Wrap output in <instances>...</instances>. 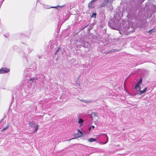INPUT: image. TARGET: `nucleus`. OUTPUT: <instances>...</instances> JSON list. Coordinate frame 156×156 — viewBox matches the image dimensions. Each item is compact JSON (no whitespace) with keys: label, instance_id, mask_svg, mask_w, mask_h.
Masks as SVG:
<instances>
[{"label":"nucleus","instance_id":"9b49d317","mask_svg":"<svg viewBox=\"0 0 156 156\" xmlns=\"http://www.w3.org/2000/svg\"><path fill=\"white\" fill-rule=\"evenodd\" d=\"M83 122V120L82 119H80L79 120L78 123L80 124L81 125H82Z\"/></svg>","mask_w":156,"mask_h":156},{"label":"nucleus","instance_id":"20e7f679","mask_svg":"<svg viewBox=\"0 0 156 156\" xmlns=\"http://www.w3.org/2000/svg\"><path fill=\"white\" fill-rule=\"evenodd\" d=\"M10 70L9 69L6 68H2L0 69V73H5L9 72Z\"/></svg>","mask_w":156,"mask_h":156},{"label":"nucleus","instance_id":"f03ea898","mask_svg":"<svg viewBox=\"0 0 156 156\" xmlns=\"http://www.w3.org/2000/svg\"><path fill=\"white\" fill-rule=\"evenodd\" d=\"M112 2V0H105L104 2L102 3L101 6V7H106L107 8H110V9H112L111 4Z\"/></svg>","mask_w":156,"mask_h":156},{"label":"nucleus","instance_id":"f3484780","mask_svg":"<svg viewBox=\"0 0 156 156\" xmlns=\"http://www.w3.org/2000/svg\"><path fill=\"white\" fill-rule=\"evenodd\" d=\"M92 129L91 127V126H90V127L88 129V130H89L90 131V130H91Z\"/></svg>","mask_w":156,"mask_h":156},{"label":"nucleus","instance_id":"ddd939ff","mask_svg":"<svg viewBox=\"0 0 156 156\" xmlns=\"http://www.w3.org/2000/svg\"><path fill=\"white\" fill-rule=\"evenodd\" d=\"M96 13H93L91 16V18H95L96 16Z\"/></svg>","mask_w":156,"mask_h":156},{"label":"nucleus","instance_id":"9d476101","mask_svg":"<svg viewBox=\"0 0 156 156\" xmlns=\"http://www.w3.org/2000/svg\"><path fill=\"white\" fill-rule=\"evenodd\" d=\"M29 125L30 126L33 127V126L35 125V124L33 122H30L29 123Z\"/></svg>","mask_w":156,"mask_h":156},{"label":"nucleus","instance_id":"6ab92c4d","mask_svg":"<svg viewBox=\"0 0 156 156\" xmlns=\"http://www.w3.org/2000/svg\"><path fill=\"white\" fill-rule=\"evenodd\" d=\"M78 131H79V133H80V134H82L81 132L80 131L79 129H78Z\"/></svg>","mask_w":156,"mask_h":156},{"label":"nucleus","instance_id":"7ed1b4c3","mask_svg":"<svg viewBox=\"0 0 156 156\" xmlns=\"http://www.w3.org/2000/svg\"><path fill=\"white\" fill-rule=\"evenodd\" d=\"M37 78L36 77H33L30 79L28 82V86L29 87H31L32 83L35 81V80H37Z\"/></svg>","mask_w":156,"mask_h":156},{"label":"nucleus","instance_id":"1a4fd4ad","mask_svg":"<svg viewBox=\"0 0 156 156\" xmlns=\"http://www.w3.org/2000/svg\"><path fill=\"white\" fill-rule=\"evenodd\" d=\"M38 126H39L37 124L36 126L35 127V128L33 131V133H35L37 132L38 129Z\"/></svg>","mask_w":156,"mask_h":156},{"label":"nucleus","instance_id":"6e6552de","mask_svg":"<svg viewBox=\"0 0 156 156\" xmlns=\"http://www.w3.org/2000/svg\"><path fill=\"white\" fill-rule=\"evenodd\" d=\"M88 45H89L88 43L87 42H86L85 43H84V44L83 43L82 44V45L83 47H84L85 48H87L88 47Z\"/></svg>","mask_w":156,"mask_h":156},{"label":"nucleus","instance_id":"4be33fe9","mask_svg":"<svg viewBox=\"0 0 156 156\" xmlns=\"http://www.w3.org/2000/svg\"><path fill=\"white\" fill-rule=\"evenodd\" d=\"M111 27L112 28V29H115L113 27H112V26H111Z\"/></svg>","mask_w":156,"mask_h":156},{"label":"nucleus","instance_id":"39448f33","mask_svg":"<svg viewBox=\"0 0 156 156\" xmlns=\"http://www.w3.org/2000/svg\"><path fill=\"white\" fill-rule=\"evenodd\" d=\"M92 2V1L90 2L88 4V7L90 8H93L94 7V5L93 3V2Z\"/></svg>","mask_w":156,"mask_h":156},{"label":"nucleus","instance_id":"412c9836","mask_svg":"<svg viewBox=\"0 0 156 156\" xmlns=\"http://www.w3.org/2000/svg\"><path fill=\"white\" fill-rule=\"evenodd\" d=\"M113 51H109L108 52V53H110V52H113Z\"/></svg>","mask_w":156,"mask_h":156},{"label":"nucleus","instance_id":"5701e85b","mask_svg":"<svg viewBox=\"0 0 156 156\" xmlns=\"http://www.w3.org/2000/svg\"><path fill=\"white\" fill-rule=\"evenodd\" d=\"M53 8H56V7H53Z\"/></svg>","mask_w":156,"mask_h":156},{"label":"nucleus","instance_id":"0eeeda50","mask_svg":"<svg viewBox=\"0 0 156 156\" xmlns=\"http://www.w3.org/2000/svg\"><path fill=\"white\" fill-rule=\"evenodd\" d=\"M105 135L106 137V138H107V141L106 142H105V143H104L102 144H106L107 142H108V137L107 136V135L106 133H102L101 134V135Z\"/></svg>","mask_w":156,"mask_h":156},{"label":"nucleus","instance_id":"2eb2a0df","mask_svg":"<svg viewBox=\"0 0 156 156\" xmlns=\"http://www.w3.org/2000/svg\"><path fill=\"white\" fill-rule=\"evenodd\" d=\"M60 49V48L59 47H58V48L56 51L55 52V55L57 53V52L59 51Z\"/></svg>","mask_w":156,"mask_h":156},{"label":"nucleus","instance_id":"a211bd4d","mask_svg":"<svg viewBox=\"0 0 156 156\" xmlns=\"http://www.w3.org/2000/svg\"><path fill=\"white\" fill-rule=\"evenodd\" d=\"M92 128V129H94V126H90Z\"/></svg>","mask_w":156,"mask_h":156},{"label":"nucleus","instance_id":"423d86ee","mask_svg":"<svg viewBox=\"0 0 156 156\" xmlns=\"http://www.w3.org/2000/svg\"><path fill=\"white\" fill-rule=\"evenodd\" d=\"M88 141L90 142H92L94 141H96L97 140L96 139L93 138H90L88 139Z\"/></svg>","mask_w":156,"mask_h":156},{"label":"nucleus","instance_id":"4468645a","mask_svg":"<svg viewBox=\"0 0 156 156\" xmlns=\"http://www.w3.org/2000/svg\"><path fill=\"white\" fill-rule=\"evenodd\" d=\"M9 127V125H8L5 128L3 129L2 130V131L5 130H6V129H8Z\"/></svg>","mask_w":156,"mask_h":156},{"label":"nucleus","instance_id":"f257e3e1","mask_svg":"<svg viewBox=\"0 0 156 156\" xmlns=\"http://www.w3.org/2000/svg\"><path fill=\"white\" fill-rule=\"evenodd\" d=\"M142 79H140L137 83L135 87V89L136 92L135 94H139V95H141L143 93L145 92L147 89V87L145 88L143 90H141V88L140 86V84L142 82Z\"/></svg>","mask_w":156,"mask_h":156},{"label":"nucleus","instance_id":"f8f14e48","mask_svg":"<svg viewBox=\"0 0 156 156\" xmlns=\"http://www.w3.org/2000/svg\"><path fill=\"white\" fill-rule=\"evenodd\" d=\"M92 115H94V116L97 117L98 116V114L96 112H94L92 113Z\"/></svg>","mask_w":156,"mask_h":156},{"label":"nucleus","instance_id":"dca6fc26","mask_svg":"<svg viewBox=\"0 0 156 156\" xmlns=\"http://www.w3.org/2000/svg\"><path fill=\"white\" fill-rule=\"evenodd\" d=\"M153 29H152L149 30L148 32V33H151L152 32V31H153Z\"/></svg>","mask_w":156,"mask_h":156},{"label":"nucleus","instance_id":"aec40b11","mask_svg":"<svg viewBox=\"0 0 156 156\" xmlns=\"http://www.w3.org/2000/svg\"><path fill=\"white\" fill-rule=\"evenodd\" d=\"M110 22H108V26H111V25L110 24Z\"/></svg>","mask_w":156,"mask_h":156}]
</instances>
